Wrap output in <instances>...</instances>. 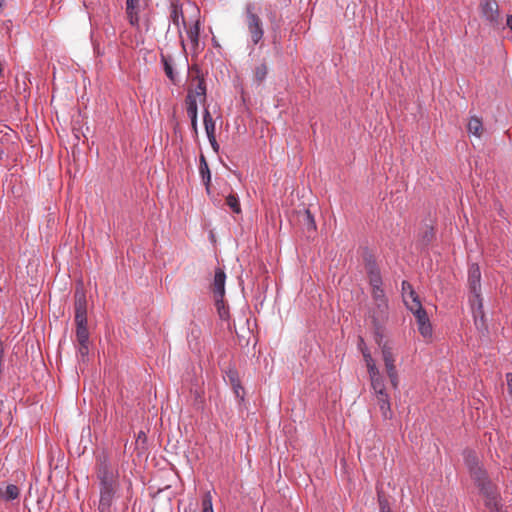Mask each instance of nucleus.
Listing matches in <instances>:
<instances>
[{"mask_svg": "<svg viewBox=\"0 0 512 512\" xmlns=\"http://www.w3.org/2000/svg\"><path fill=\"white\" fill-rule=\"evenodd\" d=\"M408 298H410L412 301L410 304L411 306L418 307V305H422L414 289H410L409 293L407 294V299Z\"/></svg>", "mask_w": 512, "mask_h": 512, "instance_id": "f704fd0d", "label": "nucleus"}, {"mask_svg": "<svg viewBox=\"0 0 512 512\" xmlns=\"http://www.w3.org/2000/svg\"><path fill=\"white\" fill-rule=\"evenodd\" d=\"M480 493L485 498V506L491 511V512H501V504L499 500V494L496 491L495 486H491L487 488V490H482Z\"/></svg>", "mask_w": 512, "mask_h": 512, "instance_id": "9d476101", "label": "nucleus"}, {"mask_svg": "<svg viewBox=\"0 0 512 512\" xmlns=\"http://www.w3.org/2000/svg\"><path fill=\"white\" fill-rule=\"evenodd\" d=\"M233 392L237 398H239L241 401L244 400V390L241 385V383L238 384V386H232Z\"/></svg>", "mask_w": 512, "mask_h": 512, "instance_id": "e433bc0d", "label": "nucleus"}, {"mask_svg": "<svg viewBox=\"0 0 512 512\" xmlns=\"http://www.w3.org/2000/svg\"><path fill=\"white\" fill-rule=\"evenodd\" d=\"M20 496V489L15 484H8L5 487L0 485V500L11 502L18 499Z\"/></svg>", "mask_w": 512, "mask_h": 512, "instance_id": "2eb2a0df", "label": "nucleus"}, {"mask_svg": "<svg viewBox=\"0 0 512 512\" xmlns=\"http://www.w3.org/2000/svg\"><path fill=\"white\" fill-rule=\"evenodd\" d=\"M507 26L512 30V15L507 16Z\"/></svg>", "mask_w": 512, "mask_h": 512, "instance_id": "de8ad7c7", "label": "nucleus"}, {"mask_svg": "<svg viewBox=\"0 0 512 512\" xmlns=\"http://www.w3.org/2000/svg\"><path fill=\"white\" fill-rule=\"evenodd\" d=\"M405 306L415 316L419 333L424 338L430 337L432 335V325L423 306L414 307L409 305L408 301H405Z\"/></svg>", "mask_w": 512, "mask_h": 512, "instance_id": "20e7f679", "label": "nucleus"}, {"mask_svg": "<svg viewBox=\"0 0 512 512\" xmlns=\"http://www.w3.org/2000/svg\"><path fill=\"white\" fill-rule=\"evenodd\" d=\"M202 512H214L212 501L210 497H207L203 500V510Z\"/></svg>", "mask_w": 512, "mask_h": 512, "instance_id": "4c0bfd02", "label": "nucleus"}, {"mask_svg": "<svg viewBox=\"0 0 512 512\" xmlns=\"http://www.w3.org/2000/svg\"><path fill=\"white\" fill-rule=\"evenodd\" d=\"M224 378L229 381L231 386H238L240 382L238 371L235 367H228L224 371Z\"/></svg>", "mask_w": 512, "mask_h": 512, "instance_id": "a878e982", "label": "nucleus"}, {"mask_svg": "<svg viewBox=\"0 0 512 512\" xmlns=\"http://www.w3.org/2000/svg\"><path fill=\"white\" fill-rule=\"evenodd\" d=\"M435 237L434 228L432 226H426L425 231L421 234L419 244L422 248H427Z\"/></svg>", "mask_w": 512, "mask_h": 512, "instance_id": "4be33fe9", "label": "nucleus"}, {"mask_svg": "<svg viewBox=\"0 0 512 512\" xmlns=\"http://www.w3.org/2000/svg\"><path fill=\"white\" fill-rule=\"evenodd\" d=\"M3 355H4V349H3V346H2V342L0 341V368H2Z\"/></svg>", "mask_w": 512, "mask_h": 512, "instance_id": "a18cd8bd", "label": "nucleus"}, {"mask_svg": "<svg viewBox=\"0 0 512 512\" xmlns=\"http://www.w3.org/2000/svg\"><path fill=\"white\" fill-rule=\"evenodd\" d=\"M267 75V67L265 64H260L255 68V78L257 81L261 82L266 78Z\"/></svg>", "mask_w": 512, "mask_h": 512, "instance_id": "2f4dec72", "label": "nucleus"}, {"mask_svg": "<svg viewBox=\"0 0 512 512\" xmlns=\"http://www.w3.org/2000/svg\"><path fill=\"white\" fill-rule=\"evenodd\" d=\"M225 282H226V274L225 272L218 268L215 270L214 281H213V293L216 298V304L218 309H220V304H223V297L225 294ZM220 316L223 317V313L219 310Z\"/></svg>", "mask_w": 512, "mask_h": 512, "instance_id": "6e6552de", "label": "nucleus"}, {"mask_svg": "<svg viewBox=\"0 0 512 512\" xmlns=\"http://www.w3.org/2000/svg\"><path fill=\"white\" fill-rule=\"evenodd\" d=\"M197 85L195 86L194 90H189V92H192L195 95V99L197 97H202L204 100L206 98V84L205 80L203 78L197 79Z\"/></svg>", "mask_w": 512, "mask_h": 512, "instance_id": "c756f323", "label": "nucleus"}, {"mask_svg": "<svg viewBox=\"0 0 512 512\" xmlns=\"http://www.w3.org/2000/svg\"><path fill=\"white\" fill-rule=\"evenodd\" d=\"M141 438H144V439L146 438L145 433H144V432H142V431H141V432H139V435H138V439H141Z\"/></svg>", "mask_w": 512, "mask_h": 512, "instance_id": "09e8293b", "label": "nucleus"}, {"mask_svg": "<svg viewBox=\"0 0 512 512\" xmlns=\"http://www.w3.org/2000/svg\"><path fill=\"white\" fill-rule=\"evenodd\" d=\"M244 23L250 36L252 50L264 37V25L260 18V7L254 2H247L244 6Z\"/></svg>", "mask_w": 512, "mask_h": 512, "instance_id": "f03ea898", "label": "nucleus"}, {"mask_svg": "<svg viewBox=\"0 0 512 512\" xmlns=\"http://www.w3.org/2000/svg\"><path fill=\"white\" fill-rule=\"evenodd\" d=\"M161 61H162L164 72H165L166 76L171 81L174 82L176 80L177 73L175 72V70L173 68L171 59H169V58L165 57L164 55H162L161 56Z\"/></svg>", "mask_w": 512, "mask_h": 512, "instance_id": "5701e85b", "label": "nucleus"}, {"mask_svg": "<svg viewBox=\"0 0 512 512\" xmlns=\"http://www.w3.org/2000/svg\"><path fill=\"white\" fill-rule=\"evenodd\" d=\"M199 31L200 28L198 22H196L192 27L189 28V30L187 31V35L191 42H198Z\"/></svg>", "mask_w": 512, "mask_h": 512, "instance_id": "7c9ffc66", "label": "nucleus"}, {"mask_svg": "<svg viewBox=\"0 0 512 512\" xmlns=\"http://www.w3.org/2000/svg\"><path fill=\"white\" fill-rule=\"evenodd\" d=\"M210 145L215 153L219 152L220 146L217 141L212 142Z\"/></svg>", "mask_w": 512, "mask_h": 512, "instance_id": "c03bdc74", "label": "nucleus"}, {"mask_svg": "<svg viewBox=\"0 0 512 512\" xmlns=\"http://www.w3.org/2000/svg\"><path fill=\"white\" fill-rule=\"evenodd\" d=\"M469 473L475 485L479 488L480 491L487 490V488L493 486L483 465Z\"/></svg>", "mask_w": 512, "mask_h": 512, "instance_id": "9b49d317", "label": "nucleus"}, {"mask_svg": "<svg viewBox=\"0 0 512 512\" xmlns=\"http://www.w3.org/2000/svg\"><path fill=\"white\" fill-rule=\"evenodd\" d=\"M463 460L469 472L482 466L476 452L470 449H465L463 451Z\"/></svg>", "mask_w": 512, "mask_h": 512, "instance_id": "dca6fc26", "label": "nucleus"}, {"mask_svg": "<svg viewBox=\"0 0 512 512\" xmlns=\"http://www.w3.org/2000/svg\"><path fill=\"white\" fill-rule=\"evenodd\" d=\"M186 109L187 115L191 121V127L195 134L198 133V105L195 95L192 92H188L186 96Z\"/></svg>", "mask_w": 512, "mask_h": 512, "instance_id": "1a4fd4ad", "label": "nucleus"}, {"mask_svg": "<svg viewBox=\"0 0 512 512\" xmlns=\"http://www.w3.org/2000/svg\"><path fill=\"white\" fill-rule=\"evenodd\" d=\"M137 0H126V6L129 9L136 8Z\"/></svg>", "mask_w": 512, "mask_h": 512, "instance_id": "37998d69", "label": "nucleus"}, {"mask_svg": "<svg viewBox=\"0 0 512 512\" xmlns=\"http://www.w3.org/2000/svg\"><path fill=\"white\" fill-rule=\"evenodd\" d=\"M385 369H386L387 376L390 380L391 386L393 387V389L398 390L399 376H398L396 366L394 365V366L386 367Z\"/></svg>", "mask_w": 512, "mask_h": 512, "instance_id": "cd10ccee", "label": "nucleus"}, {"mask_svg": "<svg viewBox=\"0 0 512 512\" xmlns=\"http://www.w3.org/2000/svg\"><path fill=\"white\" fill-rule=\"evenodd\" d=\"M379 507H380L381 512H392L387 500H385L381 497H379Z\"/></svg>", "mask_w": 512, "mask_h": 512, "instance_id": "58836bf2", "label": "nucleus"}, {"mask_svg": "<svg viewBox=\"0 0 512 512\" xmlns=\"http://www.w3.org/2000/svg\"><path fill=\"white\" fill-rule=\"evenodd\" d=\"M383 281L370 284L372 288V299L374 303H388V299L382 288Z\"/></svg>", "mask_w": 512, "mask_h": 512, "instance_id": "a211bd4d", "label": "nucleus"}, {"mask_svg": "<svg viewBox=\"0 0 512 512\" xmlns=\"http://www.w3.org/2000/svg\"><path fill=\"white\" fill-rule=\"evenodd\" d=\"M75 322L76 338L78 343H89V332L87 328V300L83 293H75Z\"/></svg>", "mask_w": 512, "mask_h": 512, "instance_id": "7ed1b4c3", "label": "nucleus"}, {"mask_svg": "<svg viewBox=\"0 0 512 512\" xmlns=\"http://www.w3.org/2000/svg\"><path fill=\"white\" fill-rule=\"evenodd\" d=\"M376 398L382 417L384 419H391L393 416V412L391 410V403L388 393L384 394V396H376Z\"/></svg>", "mask_w": 512, "mask_h": 512, "instance_id": "f3484780", "label": "nucleus"}, {"mask_svg": "<svg viewBox=\"0 0 512 512\" xmlns=\"http://www.w3.org/2000/svg\"><path fill=\"white\" fill-rule=\"evenodd\" d=\"M226 205L232 210V212H234L235 214H240L241 213V206H240V201H239V197L237 194H234V193H230L227 197H226Z\"/></svg>", "mask_w": 512, "mask_h": 512, "instance_id": "b1692460", "label": "nucleus"}, {"mask_svg": "<svg viewBox=\"0 0 512 512\" xmlns=\"http://www.w3.org/2000/svg\"><path fill=\"white\" fill-rule=\"evenodd\" d=\"M472 297L470 299L471 307L474 312H478L480 314V318L483 319L485 317L483 310V299L481 297V292L471 293Z\"/></svg>", "mask_w": 512, "mask_h": 512, "instance_id": "aec40b11", "label": "nucleus"}, {"mask_svg": "<svg viewBox=\"0 0 512 512\" xmlns=\"http://www.w3.org/2000/svg\"><path fill=\"white\" fill-rule=\"evenodd\" d=\"M207 138L210 144L216 141L215 133L207 134Z\"/></svg>", "mask_w": 512, "mask_h": 512, "instance_id": "49530a36", "label": "nucleus"}, {"mask_svg": "<svg viewBox=\"0 0 512 512\" xmlns=\"http://www.w3.org/2000/svg\"><path fill=\"white\" fill-rule=\"evenodd\" d=\"M3 5H4V0H0V10L2 9Z\"/></svg>", "mask_w": 512, "mask_h": 512, "instance_id": "8fccbe9b", "label": "nucleus"}, {"mask_svg": "<svg viewBox=\"0 0 512 512\" xmlns=\"http://www.w3.org/2000/svg\"><path fill=\"white\" fill-rule=\"evenodd\" d=\"M389 318L388 303H374L369 310V319L377 333L381 332Z\"/></svg>", "mask_w": 512, "mask_h": 512, "instance_id": "39448f33", "label": "nucleus"}, {"mask_svg": "<svg viewBox=\"0 0 512 512\" xmlns=\"http://www.w3.org/2000/svg\"><path fill=\"white\" fill-rule=\"evenodd\" d=\"M382 359L386 367L395 365V355L392 348L388 344H383L381 347Z\"/></svg>", "mask_w": 512, "mask_h": 512, "instance_id": "6ab92c4d", "label": "nucleus"}, {"mask_svg": "<svg viewBox=\"0 0 512 512\" xmlns=\"http://www.w3.org/2000/svg\"><path fill=\"white\" fill-rule=\"evenodd\" d=\"M480 9L482 16L491 26L496 27L500 24L498 4L495 0H481Z\"/></svg>", "mask_w": 512, "mask_h": 512, "instance_id": "0eeeda50", "label": "nucleus"}, {"mask_svg": "<svg viewBox=\"0 0 512 512\" xmlns=\"http://www.w3.org/2000/svg\"><path fill=\"white\" fill-rule=\"evenodd\" d=\"M199 174L205 186L206 193L209 195L211 192V172L206 161V158L203 154H201L199 157Z\"/></svg>", "mask_w": 512, "mask_h": 512, "instance_id": "4468645a", "label": "nucleus"}, {"mask_svg": "<svg viewBox=\"0 0 512 512\" xmlns=\"http://www.w3.org/2000/svg\"><path fill=\"white\" fill-rule=\"evenodd\" d=\"M369 378L371 382V387L374 391V394L376 396H384V394H387L386 388H385V379L381 375L380 371H375V374L370 372Z\"/></svg>", "mask_w": 512, "mask_h": 512, "instance_id": "ddd939ff", "label": "nucleus"}, {"mask_svg": "<svg viewBox=\"0 0 512 512\" xmlns=\"http://www.w3.org/2000/svg\"><path fill=\"white\" fill-rule=\"evenodd\" d=\"M467 129L471 135L479 136V132L482 129V121L477 117H471Z\"/></svg>", "mask_w": 512, "mask_h": 512, "instance_id": "bb28decb", "label": "nucleus"}, {"mask_svg": "<svg viewBox=\"0 0 512 512\" xmlns=\"http://www.w3.org/2000/svg\"><path fill=\"white\" fill-rule=\"evenodd\" d=\"M88 344L89 343H79L78 353L82 357H85L88 355V352H89Z\"/></svg>", "mask_w": 512, "mask_h": 512, "instance_id": "ea45409f", "label": "nucleus"}, {"mask_svg": "<svg viewBox=\"0 0 512 512\" xmlns=\"http://www.w3.org/2000/svg\"><path fill=\"white\" fill-rule=\"evenodd\" d=\"M364 361L366 363L368 373L372 372L375 374V371L379 370L376 366L374 359L371 356V353L368 349L362 351Z\"/></svg>", "mask_w": 512, "mask_h": 512, "instance_id": "c85d7f7f", "label": "nucleus"}, {"mask_svg": "<svg viewBox=\"0 0 512 512\" xmlns=\"http://www.w3.org/2000/svg\"><path fill=\"white\" fill-rule=\"evenodd\" d=\"M96 477L99 488V512H111L114 500L120 489L119 472L111 463L107 453L96 457Z\"/></svg>", "mask_w": 512, "mask_h": 512, "instance_id": "f257e3e1", "label": "nucleus"}, {"mask_svg": "<svg viewBox=\"0 0 512 512\" xmlns=\"http://www.w3.org/2000/svg\"><path fill=\"white\" fill-rule=\"evenodd\" d=\"M474 322L477 328H480V326H484V318H480V314L478 312L473 313Z\"/></svg>", "mask_w": 512, "mask_h": 512, "instance_id": "a19ab883", "label": "nucleus"}, {"mask_svg": "<svg viewBox=\"0 0 512 512\" xmlns=\"http://www.w3.org/2000/svg\"><path fill=\"white\" fill-rule=\"evenodd\" d=\"M170 21L180 30L181 24L185 26V20L181 8L173 6L170 13Z\"/></svg>", "mask_w": 512, "mask_h": 512, "instance_id": "412c9836", "label": "nucleus"}, {"mask_svg": "<svg viewBox=\"0 0 512 512\" xmlns=\"http://www.w3.org/2000/svg\"><path fill=\"white\" fill-rule=\"evenodd\" d=\"M304 221L307 225L308 230H315L316 224L313 215L309 210H305Z\"/></svg>", "mask_w": 512, "mask_h": 512, "instance_id": "473e14b6", "label": "nucleus"}, {"mask_svg": "<svg viewBox=\"0 0 512 512\" xmlns=\"http://www.w3.org/2000/svg\"><path fill=\"white\" fill-rule=\"evenodd\" d=\"M362 258L369 284L383 281L377 260L374 254L368 248L363 250Z\"/></svg>", "mask_w": 512, "mask_h": 512, "instance_id": "423d86ee", "label": "nucleus"}, {"mask_svg": "<svg viewBox=\"0 0 512 512\" xmlns=\"http://www.w3.org/2000/svg\"><path fill=\"white\" fill-rule=\"evenodd\" d=\"M126 12H127L130 24L133 25V26L137 25L138 21H139V18H138L137 13L135 12V8L129 9L126 6Z\"/></svg>", "mask_w": 512, "mask_h": 512, "instance_id": "72a5a7b5", "label": "nucleus"}, {"mask_svg": "<svg viewBox=\"0 0 512 512\" xmlns=\"http://www.w3.org/2000/svg\"><path fill=\"white\" fill-rule=\"evenodd\" d=\"M401 289H402L403 302L405 303V301H407V294L409 293L410 289H413V287L408 281L404 280L401 283Z\"/></svg>", "mask_w": 512, "mask_h": 512, "instance_id": "c9c22d12", "label": "nucleus"}, {"mask_svg": "<svg viewBox=\"0 0 512 512\" xmlns=\"http://www.w3.org/2000/svg\"><path fill=\"white\" fill-rule=\"evenodd\" d=\"M468 283L471 293L481 292V271L477 264H472L469 268Z\"/></svg>", "mask_w": 512, "mask_h": 512, "instance_id": "f8f14e48", "label": "nucleus"}, {"mask_svg": "<svg viewBox=\"0 0 512 512\" xmlns=\"http://www.w3.org/2000/svg\"><path fill=\"white\" fill-rule=\"evenodd\" d=\"M507 386H508V392L512 396V373L508 372L505 375Z\"/></svg>", "mask_w": 512, "mask_h": 512, "instance_id": "79ce46f5", "label": "nucleus"}, {"mask_svg": "<svg viewBox=\"0 0 512 512\" xmlns=\"http://www.w3.org/2000/svg\"><path fill=\"white\" fill-rule=\"evenodd\" d=\"M203 122H204L206 135L215 133V121L207 108L204 109Z\"/></svg>", "mask_w": 512, "mask_h": 512, "instance_id": "393cba45", "label": "nucleus"}]
</instances>
